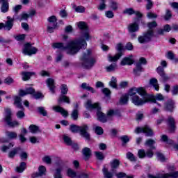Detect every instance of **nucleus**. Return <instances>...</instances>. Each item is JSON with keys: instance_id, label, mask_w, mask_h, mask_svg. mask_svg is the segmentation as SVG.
<instances>
[{"instance_id": "f257e3e1", "label": "nucleus", "mask_w": 178, "mask_h": 178, "mask_svg": "<svg viewBox=\"0 0 178 178\" xmlns=\"http://www.w3.org/2000/svg\"><path fill=\"white\" fill-rule=\"evenodd\" d=\"M132 103L136 106H141L147 102H155V99L151 95L147 94L143 88H133L129 91Z\"/></svg>"}, {"instance_id": "f03ea898", "label": "nucleus", "mask_w": 178, "mask_h": 178, "mask_svg": "<svg viewBox=\"0 0 178 178\" xmlns=\"http://www.w3.org/2000/svg\"><path fill=\"white\" fill-rule=\"evenodd\" d=\"M52 48L66 51L67 55H76L81 49L87 48V42L83 39L72 40L66 46L62 42L53 43Z\"/></svg>"}, {"instance_id": "7ed1b4c3", "label": "nucleus", "mask_w": 178, "mask_h": 178, "mask_svg": "<svg viewBox=\"0 0 178 178\" xmlns=\"http://www.w3.org/2000/svg\"><path fill=\"white\" fill-rule=\"evenodd\" d=\"M85 108L88 109V111H92V109H97V119L99 120V122H102V123H105L112 118V116H115V115H118V111H113V110H110L107 113V115H105L104 113L101 111V106H99V104L98 103H95L92 104V102L91 100H88L85 104H84Z\"/></svg>"}, {"instance_id": "20e7f679", "label": "nucleus", "mask_w": 178, "mask_h": 178, "mask_svg": "<svg viewBox=\"0 0 178 178\" xmlns=\"http://www.w3.org/2000/svg\"><path fill=\"white\" fill-rule=\"evenodd\" d=\"M156 26H158V24H156V22L155 21L149 22L147 24L149 30L146 33H143V35L138 36V42H140V44H146V42H149L152 37H154V31L152 29H155Z\"/></svg>"}, {"instance_id": "39448f33", "label": "nucleus", "mask_w": 178, "mask_h": 178, "mask_svg": "<svg viewBox=\"0 0 178 178\" xmlns=\"http://www.w3.org/2000/svg\"><path fill=\"white\" fill-rule=\"evenodd\" d=\"M88 129L89 127L87 124H83L82 126L71 124L70 126V130L72 131V133H79L81 137H83V138H86L88 141H90V136L88 133Z\"/></svg>"}, {"instance_id": "423d86ee", "label": "nucleus", "mask_w": 178, "mask_h": 178, "mask_svg": "<svg viewBox=\"0 0 178 178\" xmlns=\"http://www.w3.org/2000/svg\"><path fill=\"white\" fill-rule=\"evenodd\" d=\"M91 50L88 49L81 57L82 66L84 69H92L94 65L97 63V58L91 57Z\"/></svg>"}, {"instance_id": "0eeeda50", "label": "nucleus", "mask_w": 178, "mask_h": 178, "mask_svg": "<svg viewBox=\"0 0 178 178\" xmlns=\"http://www.w3.org/2000/svg\"><path fill=\"white\" fill-rule=\"evenodd\" d=\"M154 144H155V140L152 139H149L146 140L145 145L149 147L150 149H147V152H145L144 149H139L138 151V158H140V159L145 158V156H147V158H152V156H154V152H152V149H155Z\"/></svg>"}, {"instance_id": "6e6552de", "label": "nucleus", "mask_w": 178, "mask_h": 178, "mask_svg": "<svg viewBox=\"0 0 178 178\" xmlns=\"http://www.w3.org/2000/svg\"><path fill=\"white\" fill-rule=\"evenodd\" d=\"M14 105L16 108H18V109H21V111L17 112V118L18 119H23L25 116L24 112L23 111L24 108H23V104H22V98H20V97L16 96L15 97Z\"/></svg>"}, {"instance_id": "1a4fd4ad", "label": "nucleus", "mask_w": 178, "mask_h": 178, "mask_svg": "<svg viewBox=\"0 0 178 178\" xmlns=\"http://www.w3.org/2000/svg\"><path fill=\"white\" fill-rule=\"evenodd\" d=\"M143 65H147V59L145 58H140L139 60L136 63V67L134 69V74L135 76H140L143 72Z\"/></svg>"}, {"instance_id": "9d476101", "label": "nucleus", "mask_w": 178, "mask_h": 178, "mask_svg": "<svg viewBox=\"0 0 178 178\" xmlns=\"http://www.w3.org/2000/svg\"><path fill=\"white\" fill-rule=\"evenodd\" d=\"M116 49H117V51H119L118 54H117L114 56H112V55H111V54L108 55V62H116V61L119 60V59H120V58L122 55V51H123V44H122L121 43L118 44L116 46Z\"/></svg>"}, {"instance_id": "9b49d317", "label": "nucleus", "mask_w": 178, "mask_h": 178, "mask_svg": "<svg viewBox=\"0 0 178 178\" xmlns=\"http://www.w3.org/2000/svg\"><path fill=\"white\" fill-rule=\"evenodd\" d=\"M77 26L80 30L84 31L82 35L83 38H85L86 41H88L91 36H90V33L88 32V26H87V23L85 22H79L77 23Z\"/></svg>"}, {"instance_id": "f8f14e48", "label": "nucleus", "mask_w": 178, "mask_h": 178, "mask_svg": "<svg viewBox=\"0 0 178 178\" xmlns=\"http://www.w3.org/2000/svg\"><path fill=\"white\" fill-rule=\"evenodd\" d=\"M49 22V24L47 26V31L49 33H54V30L56 29V26H58V19L56 16L52 15L47 19Z\"/></svg>"}, {"instance_id": "ddd939ff", "label": "nucleus", "mask_w": 178, "mask_h": 178, "mask_svg": "<svg viewBox=\"0 0 178 178\" xmlns=\"http://www.w3.org/2000/svg\"><path fill=\"white\" fill-rule=\"evenodd\" d=\"M38 51V49L35 47L31 46L30 43H27L24 45L23 54H24V55L31 56V55H35Z\"/></svg>"}, {"instance_id": "4468645a", "label": "nucleus", "mask_w": 178, "mask_h": 178, "mask_svg": "<svg viewBox=\"0 0 178 178\" xmlns=\"http://www.w3.org/2000/svg\"><path fill=\"white\" fill-rule=\"evenodd\" d=\"M6 122L8 126L10 127H15V126H19V122L17 121H12V111L10 109L6 108Z\"/></svg>"}, {"instance_id": "2eb2a0df", "label": "nucleus", "mask_w": 178, "mask_h": 178, "mask_svg": "<svg viewBox=\"0 0 178 178\" xmlns=\"http://www.w3.org/2000/svg\"><path fill=\"white\" fill-rule=\"evenodd\" d=\"M135 133L137 134L140 133H144L147 137H151L154 136V132L152 131V129L151 127H149L148 125H145L143 127H138L135 130Z\"/></svg>"}, {"instance_id": "dca6fc26", "label": "nucleus", "mask_w": 178, "mask_h": 178, "mask_svg": "<svg viewBox=\"0 0 178 178\" xmlns=\"http://www.w3.org/2000/svg\"><path fill=\"white\" fill-rule=\"evenodd\" d=\"M149 178H177L178 177V171L167 173V174H157L156 175H149Z\"/></svg>"}, {"instance_id": "f3484780", "label": "nucleus", "mask_w": 178, "mask_h": 178, "mask_svg": "<svg viewBox=\"0 0 178 178\" xmlns=\"http://www.w3.org/2000/svg\"><path fill=\"white\" fill-rule=\"evenodd\" d=\"M52 109L53 111H54V112L61 113L62 116H63L64 118H67V116H69V113L67 112V111L65 110L60 106H54L52 107Z\"/></svg>"}, {"instance_id": "a211bd4d", "label": "nucleus", "mask_w": 178, "mask_h": 178, "mask_svg": "<svg viewBox=\"0 0 178 178\" xmlns=\"http://www.w3.org/2000/svg\"><path fill=\"white\" fill-rule=\"evenodd\" d=\"M157 73H159V76H161L162 79V81L165 83V81H168L169 80V76L165 74V70L163 67L159 66L157 67Z\"/></svg>"}, {"instance_id": "6ab92c4d", "label": "nucleus", "mask_w": 178, "mask_h": 178, "mask_svg": "<svg viewBox=\"0 0 178 178\" xmlns=\"http://www.w3.org/2000/svg\"><path fill=\"white\" fill-rule=\"evenodd\" d=\"M46 83L47 87H49L51 92L52 94H55V88H56V86H55V80H54V79L49 78L46 81Z\"/></svg>"}, {"instance_id": "aec40b11", "label": "nucleus", "mask_w": 178, "mask_h": 178, "mask_svg": "<svg viewBox=\"0 0 178 178\" xmlns=\"http://www.w3.org/2000/svg\"><path fill=\"white\" fill-rule=\"evenodd\" d=\"M0 3L1 5V12H2V13L9 12V2L8 0H0Z\"/></svg>"}, {"instance_id": "412c9836", "label": "nucleus", "mask_w": 178, "mask_h": 178, "mask_svg": "<svg viewBox=\"0 0 178 178\" xmlns=\"http://www.w3.org/2000/svg\"><path fill=\"white\" fill-rule=\"evenodd\" d=\"M15 22V19L10 17V16L7 17V21L6 22L5 25V30H7L8 31L12 30V28L13 27V23Z\"/></svg>"}, {"instance_id": "4be33fe9", "label": "nucleus", "mask_w": 178, "mask_h": 178, "mask_svg": "<svg viewBox=\"0 0 178 178\" xmlns=\"http://www.w3.org/2000/svg\"><path fill=\"white\" fill-rule=\"evenodd\" d=\"M120 165V161L118 159H115L110 162V166L111 169V172H115L119 165Z\"/></svg>"}, {"instance_id": "5701e85b", "label": "nucleus", "mask_w": 178, "mask_h": 178, "mask_svg": "<svg viewBox=\"0 0 178 178\" xmlns=\"http://www.w3.org/2000/svg\"><path fill=\"white\" fill-rule=\"evenodd\" d=\"M35 90L33 88H28L25 90H19V95L20 97H24L25 95H29L30 94L31 95H33V94L35 92Z\"/></svg>"}, {"instance_id": "b1692460", "label": "nucleus", "mask_w": 178, "mask_h": 178, "mask_svg": "<svg viewBox=\"0 0 178 178\" xmlns=\"http://www.w3.org/2000/svg\"><path fill=\"white\" fill-rule=\"evenodd\" d=\"M82 154L84 156L85 161H88L91 158V149L88 147H84L82 150Z\"/></svg>"}, {"instance_id": "393cba45", "label": "nucleus", "mask_w": 178, "mask_h": 178, "mask_svg": "<svg viewBox=\"0 0 178 178\" xmlns=\"http://www.w3.org/2000/svg\"><path fill=\"white\" fill-rule=\"evenodd\" d=\"M139 26L137 23H131L128 26V31L129 33H136L138 31Z\"/></svg>"}, {"instance_id": "a878e982", "label": "nucleus", "mask_w": 178, "mask_h": 178, "mask_svg": "<svg viewBox=\"0 0 178 178\" xmlns=\"http://www.w3.org/2000/svg\"><path fill=\"white\" fill-rule=\"evenodd\" d=\"M133 63H134V60H133L131 57H125L121 61L122 66H126V65L131 66Z\"/></svg>"}, {"instance_id": "bb28decb", "label": "nucleus", "mask_w": 178, "mask_h": 178, "mask_svg": "<svg viewBox=\"0 0 178 178\" xmlns=\"http://www.w3.org/2000/svg\"><path fill=\"white\" fill-rule=\"evenodd\" d=\"M58 102L59 105H60L62 102H65V104H70V99L65 95H60L58 97Z\"/></svg>"}, {"instance_id": "cd10ccee", "label": "nucleus", "mask_w": 178, "mask_h": 178, "mask_svg": "<svg viewBox=\"0 0 178 178\" xmlns=\"http://www.w3.org/2000/svg\"><path fill=\"white\" fill-rule=\"evenodd\" d=\"M81 88H83V90H86V91H90V92H92V94H95L96 91L95 89H94V88L90 86L89 84H88L87 83H83L81 86Z\"/></svg>"}, {"instance_id": "c85d7f7f", "label": "nucleus", "mask_w": 178, "mask_h": 178, "mask_svg": "<svg viewBox=\"0 0 178 178\" xmlns=\"http://www.w3.org/2000/svg\"><path fill=\"white\" fill-rule=\"evenodd\" d=\"M6 136L8 140H16L17 138V133L15 131H7Z\"/></svg>"}, {"instance_id": "c756f323", "label": "nucleus", "mask_w": 178, "mask_h": 178, "mask_svg": "<svg viewBox=\"0 0 178 178\" xmlns=\"http://www.w3.org/2000/svg\"><path fill=\"white\" fill-rule=\"evenodd\" d=\"M149 84H150V86H152V87H154V90H156V91H159V84H158L157 79L153 78V79H150Z\"/></svg>"}, {"instance_id": "7c9ffc66", "label": "nucleus", "mask_w": 178, "mask_h": 178, "mask_svg": "<svg viewBox=\"0 0 178 178\" xmlns=\"http://www.w3.org/2000/svg\"><path fill=\"white\" fill-rule=\"evenodd\" d=\"M29 131L32 133V134H37V133H40V127L37 125L31 124L29 126Z\"/></svg>"}, {"instance_id": "2f4dec72", "label": "nucleus", "mask_w": 178, "mask_h": 178, "mask_svg": "<svg viewBox=\"0 0 178 178\" xmlns=\"http://www.w3.org/2000/svg\"><path fill=\"white\" fill-rule=\"evenodd\" d=\"M102 172L104 176V178H112L113 177V173L111 172H109V170L106 168V167L103 168Z\"/></svg>"}, {"instance_id": "473e14b6", "label": "nucleus", "mask_w": 178, "mask_h": 178, "mask_svg": "<svg viewBox=\"0 0 178 178\" xmlns=\"http://www.w3.org/2000/svg\"><path fill=\"white\" fill-rule=\"evenodd\" d=\"M64 166L61 165L60 167H58V168L56 169V172L54 175V178H62V174H60V172H62V170H63L64 169Z\"/></svg>"}, {"instance_id": "72a5a7b5", "label": "nucleus", "mask_w": 178, "mask_h": 178, "mask_svg": "<svg viewBox=\"0 0 178 178\" xmlns=\"http://www.w3.org/2000/svg\"><path fill=\"white\" fill-rule=\"evenodd\" d=\"M20 151H22V148L20 147L13 149L8 153V158H15V155H16V154H19Z\"/></svg>"}, {"instance_id": "f704fd0d", "label": "nucleus", "mask_w": 178, "mask_h": 178, "mask_svg": "<svg viewBox=\"0 0 178 178\" xmlns=\"http://www.w3.org/2000/svg\"><path fill=\"white\" fill-rule=\"evenodd\" d=\"M129 97H130V95H129V92H128V94L124 95L122 97H121V98L120 99V105H126L127 104V102H129Z\"/></svg>"}, {"instance_id": "c9c22d12", "label": "nucleus", "mask_w": 178, "mask_h": 178, "mask_svg": "<svg viewBox=\"0 0 178 178\" xmlns=\"http://www.w3.org/2000/svg\"><path fill=\"white\" fill-rule=\"evenodd\" d=\"M174 108H175V102H173V101L172 100L168 101L165 104L166 111H169L170 112H172V111H173Z\"/></svg>"}, {"instance_id": "e433bc0d", "label": "nucleus", "mask_w": 178, "mask_h": 178, "mask_svg": "<svg viewBox=\"0 0 178 178\" xmlns=\"http://www.w3.org/2000/svg\"><path fill=\"white\" fill-rule=\"evenodd\" d=\"M32 74H34V72H22V80H24V81H27V80H30V77H31Z\"/></svg>"}, {"instance_id": "4c0bfd02", "label": "nucleus", "mask_w": 178, "mask_h": 178, "mask_svg": "<svg viewBox=\"0 0 178 178\" xmlns=\"http://www.w3.org/2000/svg\"><path fill=\"white\" fill-rule=\"evenodd\" d=\"M112 88H118V79L115 76H112L111 81L108 83Z\"/></svg>"}, {"instance_id": "58836bf2", "label": "nucleus", "mask_w": 178, "mask_h": 178, "mask_svg": "<svg viewBox=\"0 0 178 178\" xmlns=\"http://www.w3.org/2000/svg\"><path fill=\"white\" fill-rule=\"evenodd\" d=\"M26 168V164L25 162H22L19 165V166L16 168V170L17 172H18V173H23V172H24V170Z\"/></svg>"}, {"instance_id": "ea45409f", "label": "nucleus", "mask_w": 178, "mask_h": 178, "mask_svg": "<svg viewBox=\"0 0 178 178\" xmlns=\"http://www.w3.org/2000/svg\"><path fill=\"white\" fill-rule=\"evenodd\" d=\"M168 122L171 130H175V129H176V126L175 125L176 124L175 122V118L172 117H169Z\"/></svg>"}, {"instance_id": "a19ab883", "label": "nucleus", "mask_w": 178, "mask_h": 178, "mask_svg": "<svg viewBox=\"0 0 178 178\" xmlns=\"http://www.w3.org/2000/svg\"><path fill=\"white\" fill-rule=\"evenodd\" d=\"M170 30H172V27H170V25L166 24L164 26L163 29L159 31V33L163 34V33H169Z\"/></svg>"}, {"instance_id": "79ce46f5", "label": "nucleus", "mask_w": 178, "mask_h": 178, "mask_svg": "<svg viewBox=\"0 0 178 178\" xmlns=\"http://www.w3.org/2000/svg\"><path fill=\"white\" fill-rule=\"evenodd\" d=\"M73 8L75 10V12H77V13H84V12H86V8L83 6H74Z\"/></svg>"}, {"instance_id": "37998d69", "label": "nucleus", "mask_w": 178, "mask_h": 178, "mask_svg": "<svg viewBox=\"0 0 178 178\" xmlns=\"http://www.w3.org/2000/svg\"><path fill=\"white\" fill-rule=\"evenodd\" d=\"M110 8L113 10H118V9H119V3L115 1H111L110 2Z\"/></svg>"}, {"instance_id": "c03bdc74", "label": "nucleus", "mask_w": 178, "mask_h": 178, "mask_svg": "<svg viewBox=\"0 0 178 178\" xmlns=\"http://www.w3.org/2000/svg\"><path fill=\"white\" fill-rule=\"evenodd\" d=\"M127 159L131 161V162H136L137 161V158H136V156H134V154L130 152H128L127 153Z\"/></svg>"}, {"instance_id": "a18cd8bd", "label": "nucleus", "mask_w": 178, "mask_h": 178, "mask_svg": "<svg viewBox=\"0 0 178 178\" xmlns=\"http://www.w3.org/2000/svg\"><path fill=\"white\" fill-rule=\"evenodd\" d=\"M71 118L74 120H77L79 119V110L74 109L71 113Z\"/></svg>"}, {"instance_id": "49530a36", "label": "nucleus", "mask_w": 178, "mask_h": 178, "mask_svg": "<svg viewBox=\"0 0 178 178\" xmlns=\"http://www.w3.org/2000/svg\"><path fill=\"white\" fill-rule=\"evenodd\" d=\"M134 12L135 10L133 9V8H129L124 10L122 13L124 15H129V16H131V15H134Z\"/></svg>"}, {"instance_id": "de8ad7c7", "label": "nucleus", "mask_w": 178, "mask_h": 178, "mask_svg": "<svg viewBox=\"0 0 178 178\" xmlns=\"http://www.w3.org/2000/svg\"><path fill=\"white\" fill-rule=\"evenodd\" d=\"M67 175L68 177H71V178H74V177H76V176H77L76 171H74L70 168L67 170Z\"/></svg>"}, {"instance_id": "09e8293b", "label": "nucleus", "mask_w": 178, "mask_h": 178, "mask_svg": "<svg viewBox=\"0 0 178 178\" xmlns=\"http://www.w3.org/2000/svg\"><path fill=\"white\" fill-rule=\"evenodd\" d=\"M60 90H61V95H66V94H67V92L69 91V89L67 88V86L65 84L61 86Z\"/></svg>"}, {"instance_id": "8fccbe9b", "label": "nucleus", "mask_w": 178, "mask_h": 178, "mask_svg": "<svg viewBox=\"0 0 178 178\" xmlns=\"http://www.w3.org/2000/svg\"><path fill=\"white\" fill-rule=\"evenodd\" d=\"M152 97L154 99V102H156V100L157 101H163V99H164L163 95H162V94H161V93H159V94L156 95L155 96H152Z\"/></svg>"}, {"instance_id": "3c124183", "label": "nucleus", "mask_w": 178, "mask_h": 178, "mask_svg": "<svg viewBox=\"0 0 178 178\" xmlns=\"http://www.w3.org/2000/svg\"><path fill=\"white\" fill-rule=\"evenodd\" d=\"M156 155L157 156L158 161H160L161 162H165V156L161 152H156Z\"/></svg>"}, {"instance_id": "603ef678", "label": "nucleus", "mask_w": 178, "mask_h": 178, "mask_svg": "<svg viewBox=\"0 0 178 178\" xmlns=\"http://www.w3.org/2000/svg\"><path fill=\"white\" fill-rule=\"evenodd\" d=\"M106 72H114V70H116V63H113L106 67Z\"/></svg>"}, {"instance_id": "864d4df0", "label": "nucleus", "mask_w": 178, "mask_h": 178, "mask_svg": "<svg viewBox=\"0 0 178 178\" xmlns=\"http://www.w3.org/2000/svg\"><path fill=\"white\" fill-rule=\"evenodd\" d=\"M38 111L40 113V115H42V116H47L48 113L45 110V108L42 106L38 108Z\"/></svg>"}, {"instance_id": "5fc2aeb1", "label": "nucleus", "mask_w": 178, "mask_h": 178, "mask_svg": "<svg viewBox=\"0 0 178 178\" xmlns=\"http://www.w3.org/2000/svg\"><path fill=\"white\" fill-rule=\"evenodd\" d=\"M15 144L14 143H10L9 145L6 146V145H3L1 147V149L3 152H6L8 151V149H9L10 148H12V147H14Z\"/></svg>"}, {"instance_id": "6e6d98bb", "label": "nucleus", "mask_w": 178, "mask_h": 178, "mask_svg": "<svg viewBox=\"0 0 178 178\" xmlns=\"http://www.w3.org/2000/svg\"><path fill=\"white\" fill-rule=\"evenodd\" d=\"M42 162H44V163H47V165H51L52 162V159H51V156H45L42 159Z\"/></svg>"}, {"instance_id": "4d7b16f0", "label": "nucleus", "mask_w": 178, "mask_h": 178, "mask_svg": "<svg viewBox=\"0 0 178 178\" xmlns=\"http://www.w3.org/2000/svg\"><path fill=\"white\" fill-rule=\"evenodd\" d=\"M63 140L67 145H72V143H73L72 141V139L69 136L65 135L63 136Z\"/></svg>"}, {"instance_id": "13d9d810", "label": "nucleus", "mask_w": 178, "mask_h": 178, "mask_svg": "<svg viewBox=\"0 0 178 178\" xmlns=\"http://www.w3.org/2000/svg\"><path fill=\"white\" fill-rule=\"evenodd\" d=\"M95 132L98 136H101V135L104 134V129L101 127H96L95 128Z\"/></svg>"}, {"instance_id": "bf43d9fd", "label": "nucleus", "mask_w": 178, "mask_h": 178, "mask_svg": "<svg viewBox=\"0 0 178 178\" xmlns=\"http://www.w3.org/2000/svg\"><path fill=\"white\" fill-rule=\"evenodd\" d=\"M106 0H101V3L98 6L99 10H105L106 5L105 4Z\"/></svg>"}, {"instance_id": "052dcab7", "label": "nucleus", "mask_w": 178, "mask_h": 178, "mask_svg": "<svg viewBox=\"0 0 178 178\" xmlns=\"http://www.w3.org/2000/svg\"><path fill=\"white\" fill-rule=\"evenodd\" d=\"M30 17L29 14L27 13H22L19 15V17L18 18L19 22H22V20H27Z\"/></svg>"}, {"instance_id": "680f3d73", "label": "nucleus", "mask_w": 178, "mask_h": 178, "mask_svg": "<svg viewBox=\"0 0 178 178\" xmlns=\"http://www.w3.org/2000/svg\"><path fill=\"white\" fill-rule=\"evenodd\" d=\"M95 154L97 159L99 161H102L105 158V156H104V154L101 152H95Z\"/></svg>"}, {"instance_id": "e2e57ef3", "label": "nucleus", "mask_w": 178, "mask_h": 178, "mask_svg": "<svg viewBox=\"0 0 178 178\" xmlns=\"http://www.w3.org/2000/svg\"><path fill=\"white\" fill-rule=\"evenodd\" d=\"M19 156L21 158V159H27V153L25 152H23V149H21V151L19 152Z\"/></svg>"}, {"instance_id": "0e129e2a", "label": "nucleus", "mask_w": 178, "mask_h": 178, "mask_svg": "<svg viewBox=\"0 0 178 178\" xmlns=\"http://www.w3.org/2000/svg\"><path fill=\"white\" fill-rule=\"evenodd\" d=\"M172 17V12L170 10H166L165 15L164 16L165 20H169Z\"/></svg>"}, {"instance_id": "69168bd1", "label": "nucleus", "mask_w": 178, "mask_h": 178, "mask_svg": "<svg viewBox=\"0 0 178 178\" xmlns=\"http://www.w3.org/2000/svg\"><path fill=\"white\" fill-rule=\"evenodd\" d=\"M121 141H122V145H124V144L129 143L130 141V139L129 138V136H124L120 138Z\"/></svg>"}, {"instance_id": "338daca9", "label": "nucleus", "mask_w": 178, "mask_h": 178, "mask_svg": "<svg viewBox=\"0 0 178 178\" xmlns=\"http://www.w3.org/2000/svg\"><path fill=\"white\" fill-rule=\"evenodd\" d=\"M38 170H39V173H40L42 176H44V175H45V172L47 169L45 168V166L40 165L39 166Z\"/></svg>"}, {"instance_id": "774afa93", "label": "nucleus", "mask_w": 178, "mask_h": 178, "mask_svg": "<svg viewBox=\"0 0 178 178\" xmlns=\"http://www.w3.org/2000/svg\"><path fill=\"white\" fill-rule=\"evenodd\" d=\"M105 15L108 17V19H113L115 15L113 11L108 10L105 12Z\"/></svg>"}]
</instances>
